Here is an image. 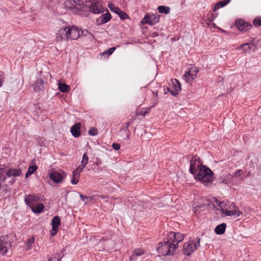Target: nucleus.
I'll return each instance as SVG.
<instances>
[{
    "label": "nucleus",
    "instance_id": "nucleus-1",
    "mask_svg": "<svg viewBox=\"0 0 261 261\" xmlns=\"http://www.w3.org/2000/svg\"><path fill=\"white\" fill-rule=\"evenodd\" d=\"M86 6L90 11L94 14L101 13L104 12L101 0H70L66 1V8L75 9L80 10Z\"/></svg>",
    "mask_w": 261,
    "mask_h": 261
},
{
    "label": "nucleus",
    "instance_id": "nucleus-2",
    "mask_svg": "<svg viewBox=\"0 0 261 261\" xmlns=\"http://www.w3.org/2000/svg\"><path fill=\"white\" fill-rule=\"evenodd\" d=\"M177 248V244H173L167 238L159 244L156 251L159 254L166 256L173 254Z\"/></svg>",
    "mask_w": 261,
    "mask_h": 261
},
{
    "label": "nucleus",
    "instance_id": "nucleus-3",
    "mask_svg": "<svg viewBox=\"0 0 261 261\" xmlns=\"http://www.w3.org/2000/svg\"><path fill=\"white\" fill-rule=\"evenodd\" d=\"M195 175V178L202 182H207L212 181L213 172L206 166L200 165L198 173Z\"/></svg>",
    "mask_w": 261,
    "mask_h": 261
},
{
    "label": "nucleus",
    "instance_id": "nucleus-4",
    "mask_svg": "<svg viewBox=\"0 0 261 261\" xmlns=\"http://www.w3.org/2000/svg\"><path fill=\"white\" fill-rule=\"evenodd\" d=\"M88 160L89 158L87 154L86 153H84L81 165L76 168L72 172V176L71 179L72 184L76 185L77 184L79 181L80 173L87 165Z\"/></svg>",
    "mask_w": 261,
    "mask_h": 261
},
{
    "label": "nucleus",
    "instance_id": "nucleus-5",
    "mask_svg": "<svg viewBox=\"0 0 261 261\" xmlns=\"http://www.w3.org/2000/svg\"><path fill=\"white\" fill-rule=\"evenodd\" d=\"M216 202L219 205L222 213L226 216L238 217L242 214L239 210L236 208V210H228L229 202L225 201H220L216 200Z\"/></svg>",
    "mask_w": 261,
    "mask_h": 261
},
{
    "label": "nucleus",
    "instance_id": "nucleus-6",
    "mask_svg": "<svg viewBox=\"0 0 261 261\" xmlns=\"http://www.w3.org/2000/svg\"><path fill=\"white\" fill-rule=\"evenodd\" d=\"M196 241H190L185 243L184 245V254L190 256L191 254L200 246V239L199 238H196Z\"/></svg>",
    "mask_w": 261,
    "mask_h": 261
},
{
    "label": "nucleus",
    "instance_id": "nucleus-7",
    "mask_svg": "<svg viewBox=\"0 0 261 261\" xmlns=\"http://www.w3.org/2000/svg\"><path fill=\"white\" fill-rule=\"evenodd\" d=\"M198 70L196 67H192L183 75L182 79L188 84H191L196 77Z\"/></svg>",
    "mask_w": 261,
    "mask_h": 261
},
{
    "label": "nucleus",
    "instance_id": "nucleus-8",
    "mask_svg": "<svg viewBox=\"0 0 261 261\" xmlns=\"http://www.w3.org/2000/svg\"><path fill=\"white\" fill-rule=\"evenodd\" d=\"M167 237L168 239L170 240L173 244H177L178 247V244L184 240V235L180 232L170 231L168 233Z\"/></svg>",
    "mask_w": 261,
    "mask_h": 261
},
{
    "label": "nucleus",
    "instance_id": "nucleus-9",
    "mask_svg": "<svg viewBox=\"0 0 261 261\" xmlns=\"http://www.w3.org/2000/svg\"><path fill=\"white\" fill-rule=\"evenodd\" d=\"M236 25L237 28L241 32H246L250 30L252 25L245 21L243 19H238L236 21Z\"/></svg>",
    "mask_w": 261,
    "mask_h": 261
},
{
    "label": "nucleus",
    "instance_id": "nucleus-10",
    "mask_svg": "<svg viewBox=\"0 0 261 261\" xmlns=\"http://www.w3.org/2000/svg\"><path fill=\"white\" fill-rule=\"evenodd\" d=\"M80 36V31L75 26L69 28L66 32V39L69 38L71 40H76Z\"/></svg>",
    "mask_w": 261,
    "mask_h": 261
},
{
    "label": "nucleus",
    "instance_id": "nucleus-11",
    "mask_svg": "<svg viewBox=\"0 0 261 261\" xmlns=\"http://www.w3.org/2000/svg\"><path fill=\"white\" fill-rule=\"evenodd\" d=\"M45 85L46 84L44 81L40 79V77H37L33 81V84H32L34 90L37 93L42 91L45 89Z\"/></svg>",
    "mask_w": 261,
    "mask_h": 261
},
{
    "label": "nucleus",
    "instance_id": "nucleus-12",
    "mask_svg": "<svg viewBox=\"0 0 261 261\" xmlns=\"http://www.w3.org/2000/svg\"><path fill=\"white\" fill-rule=\"evenodd\" d=\"M159 21V17L155 14H152L150 16L146 15L142 19L141 22L142 23H147L150 25H152L158 22Z\"/></svg>",
    "mask_w": 261,
    "mask_h": 261
},
{
    "label": "nucleus",
    "instance_id": "nucleus-13",
    "mask_svg": "<svg viewBox=\"0 0 261 261\" xmlns=\"http://www.w3.org/2000/svg\"><path fill=\"white\" fill-rule=\"evenodd\" d=\"M60 223L61 220L59 216H56L54 217L51 223L52 228L50 231V234L52 236H54L57 234Z\"/></svg>",
    "mask_w": 261,
    "mask_h": 261
},
{
    "label": "nucleus",
    "instance_id": "nucleus-14",
    "mask_svg": "<svg viewBox=\"0 0 261 261\" xmlns=\"http://www.w3.org/2000/svg\"><path fill=\"white\" fill-rule=\"evenodd\" d=\"M4 168L0 167V196L5 195L7 193V186L2 185L1 182L5 181L6 177L4 175Z\"/></svg>",
    "mask_w": 261,
    "mask_h": 261
},
{
    "label": "nucleus",
    "instance_id": "nucleus-15",
    "mask_svg": "<svg viewBox=\"0 0 261 261\" xmlns=\"http://www.w3.org/2000/svg\"><path fill=\"white\" fill-rule=\"evenodd\" d=\"M39 200V197L36 195H29L25 197L24 201L29 206H32L35 203Z\"/></svg>",
    "mask_w": 261,
    "mask_h": 261
},
{
    "label": "nucleus",
    "instance_id": "nucleus-16",
    "mask_svg": "<svg viewBox=\"0 0 261 261\" xmlns=\"http://www.w3.org/2000/svg\"><path fill=\"white\" fill-rule=\"evenodd\" d=\"M107 11H108V10ZM111 18L112 16L111 14L108 12L107 13L101 15L97 20V22L98 24H102L108 22Z\"/></svg>",
    "mask_w": 261,
    "mask_h": 261
},
{
    "label": "nucleus",
    "instance_id": "nucleus-17",
    "mask_svg": "<svg viewBox=\"0 0 261 261\" xmlns=\"http://www.w3.org/2000/svg\"><path fill=\"white\" fill-rule=\"evenodd\" d=\"M257 46V44H254L253 42L246 43L239 46L237 48V49L240 50L242 49H243L245 51H246L251 50L253 47H254L255 48H256Z\"/></svg>",
    "mask_w": 261,
    "mask_h": 261
},
{
    "label": "nucleus",
    "instance_id": "nucleus-18",
    "mask_svg": "<svg viewBox=\"0 0 261 261\" xmlns=\"http://www.w3.org/2000/svg\"><path fill=\"white\" fill-rule=\"evenodd\" d=\"M199 159V158L197 156H193L190 160V167L189 171L193 175L196 174L197 172L196 170V163Z\"/></svg>",
    "mask_w": 261,
    "mask_h": 261
},
{
    "label": "nucleus",
    "instance_id": "nucleus-19",
    "mask_svg": "<svg viewBox=\"0 0 261 261\" xmlns=\"http://www.w3.org/2000/svg\"><path fill=\"white\" fill-rule=\"evenodd\" d=\"M81 124L79 123L74 124L71 128V133L72 135L75 137L77 138L81 135Z\"/></svg>",
    "mask_w": 261,
    "mask_h": 261
},
{
    "label": "nucleus",
    "instance_id": "nucleus-20",
    "mask_svg": "<svg viewBox=\"0 0 261 261\" xmlns=\"http://www.w3.org/2000/svg\"><path fill=\"white\" fill-rule=\"evenodd\" d=\"M173 86L174 90H170L169 88H167L168 91L170 92V93L172 95H176L181 90L180 85L178 81L175 80V82L173 83Z\"/></svg>",
    "mask_w": 261,
    "mask_h": 261
},
{
    "label": "nucleus",
    "instance_id": "nucleus-21",
    "mask_svg": "<svg viewBox=\"0 0 261 261\" xmlns=\"http://www.w3.org/2000/svg\"><path fill=\"white\" fill-rule=\"evenodd\" d=\"M144 253L143 250L142 249H136L134 250L133 254L129 257V261H136L138 259V257Z\"/></svg>",
    "mask_w": 261,
    "mask_h": 261
},
{
    "label": "nucleus",
    "instance_id": "nucleus-22",
    "mask_svg": "<svg viewBox=\"0 0 261 261\" xmlns=\"http://www.w3.org/2000/svg\"><path fill=\"white\" fill-rule=\"evenodd\" d=\"M49 178L56 183H59L62 180V175L57 172H52L49 174Z\"/></svg>",
    "mask_w": 261,
    "mask_h": 261
},
{
    "label": "nucleus",
    "instance_id": "nucleus-23",
    "mask_svg": "<svg viewBox=\"0 0 261 261\" xmlns=\"http://www.w3.org/2000/svg\"><path fill=\"white\" fill-rule=\"evenodd\" d=\"M226 227V223H223L217 225L215 229V231L217 234H223L224 233Z\"/></svg>",
    "mask_w": 261,
    "mask_h": 261
},
{
    "label": "nucleus",
    "instance_id": "nucleus-24",
    "mask_svg": "<svg viewBox=\"0 0 261 261\" xmlns=\"http://www.w3.org/2000/svg\"><path fill=\"white\" fill-rule=\"evenodd\" d=\"M21 174V170L20 169H12L8 170L6 172V175L8 177L17 176H19Z\"/></svg>",
    "mask_w": 261,
    "mask_h": 261
},
{
    "label": "nucleus",
    "instance_id": "nucleus-25",
    "mask_svg": "<svg viewBox=\"0 0 261 261\" xmlns=\"http://www.w3.org/2000/svg\"><path fill=\"white\" fill-rule=\"evenodd\" d=\"M30 207L34 213H40L44 208L43 204L41 203H39L37 205L34 204Z\"/></svg>",
    "mask_w": 261,
    "mask_h": 261
},
{
    "label": "nucleus",
    "instance_id": "nucleus-26",
    "mask_svg": "<svg viewBox=\"0 0 261 261\" xmlns=\"http://www.w3.org/2000/svg\"><path fill=\"white\" fill-rule=\"evenodd\" d=\"M11 247L10 243H0V254L4 255Z\"/></svg>",
    "mask_w": 261,
    "mask_h": 261
},
{
    "label": "nucleus",
    "instance_id": "nucleus-27",
    "mask_svg": "<svg viewBox=\"0 0 261 261\" xmlns=\"http://www.w3.org/2000/svg\"><path fill=\"white\" fill-rule=\"evenodd\" d=\"M65 28H62L58 31L57 34L56 39L58 42H62L65 39Z\"/></svg>",
    "mask_w": 261,
    "mask_h": 261
},
{
    "label": "nucleus",
    "instance_id": "nucleus-28",
    "mask_svg": "<svg viewBox=\"0 0 261 261\" xmlns=\"http://www.w3.org/2000/svg\"><path fill=\"white\" fill-rule=\"evenodd\" d=\"M134 120V119H131L130 120L125 124H124L121 128V131H123L124 132L127 133L126 135V139H128L130 136V132L128 130V126L132 123V121Z\"/></svg>",
    "mask_w": 261,
    "mask_h": 261
},
{
    "label": "nucleus",
    "instance_id": "nucleus-29",
    "mask_svg": "<svg viewBox=\"0 0 261 261\" xmlns=\"http://www.w3.org/2000/svg\"><path fill=\"white\" fill-rule=\"evenodd\" d=\"M230 1V0H224L216 3L213 7V11H215L220 8L223 7L226 5Z\"/></svg>",
    "mask_w": 261,
    "mask_h": 261
},
{
    "label": "nucleus",
    "instance_id": "nucleus-30",
    "mask_svg": "<svg viewBox=\"0 0 261 261\" xmlns=\"http://www.w3.org/2000/svg\"><path fill=\"white\" fill-rule=\"evenodd\" d=\"M158 10L160 13L168 14L170 13V8L167 6H159L158 7Z\"/></svg>",
    "mask_w": 261,
    "mask_h": 261
},
{
    "label": "nucleus",
    "instance_id": "nucleus-31",
    "mask_svg": "<svg viewBox=\"0 0 261 261\" xmlns=\"http://www.w3.org/2000/svg\"><path fill=\"white\" fill-rule=\"evenodd\" d=\"M108 7L111 10V11L116 14H119L120 11H121L120 9L116 7L112 3H109L108 4Z\"/></svg>",
    "mask_w": 261,
    "mask_h": 261
},
{
    "label": "nucleus",
    "instance_id": "nucleus-32",
    "mask_svg": "<svg viewBox=\"0 0 261 261\" xmlns=\"http://www.w3.org/2000/svg\"><path fill=\"white\" fill-rule=\"evenodd\" d=\"M34 241L35 238L34 237H32L27 240L26 243L27 250H30L32 249V245L34 244Z\"/></svg>",
    "mask_w": 261,
    "mask_h": 261
},
{
    "label": "nucleus",
    "instance_id": "nucleus-33",
    "mask_svg": "<svg viewBox=\"0 0 261 261\" xmlns=\"http://www.w3.org/2000/svg\"><path fill=\"white\" fill-rule=\"evenodd\" d=\"M80 196L81 197V199L83 201H84L85 204L90 202L91 201V200H92L91 197L85 196L82 194H80Z\"/></svg>",
    "mask_w": 261,
    "mask_h": 261
},
{
    "label": "nucleus",
    "instance_id": "nucleus-34",
    "mask_svg": "<svg viewBox=\"0 0 261 261\" xmlns=\"http://www.w3.org/2000/svg\"><path fill=\"white\" fill-rule=\"evenodd\" d=\"M88 134L90 136H94L98 134V131L96 128L94 127H91L89 130Z\"/></svg>",
    "mask_w": 261,
    "mask_h": 261
},
{
    "label": "nucleus",
    "instance_id": "nucleus-35",
    "mask_svg": "<svg viewBox=\"0 0 261 261\" xmlns=\"http://www.w3.org/2000/svg\"><path fill=\"white\" fill-rule=\"evenodd\" d=\"M117 14L119 15L120 18L122 20H124V19L128 18V15L125 12H124L121 10L120 11L119 14Z\"/></svg>",
    "mask_w": 261,
    "mask_h": 261
},
{
    "label": "nucleus",
    "instance_id": "nucleus-36",
    "mask_svg": "<svg viewBox=\"0 0 261 261\" xmlns=\"http://www.w3.org/2000/svg\"><path fill=\"white\" fill-rule=\"evenodd\" d=\"M116 49V48L115 47H111L109 48V49L105 50L102 54L103 55H107L108 56H110L112 54L113 51Z\"/></svg>",
    "mask_w": 261,
    "mask_h": 261
},
{
    "label": "nucleus",
    "instance_id": "nucleus-37",
    "mask_svg": "<svg viewBox=\"0 0 261 261\" xmlns=\"http://www.w3.org/2000/svg\"><path fill=\"white\" fill-rule=\"evenodd\" d=\"M58 82V88L61 92H65V84L60 83V81Z\"/></svg>",
    "mask_w": 261,
    "mask_h": 261
},
{
    "label": "nucleus",
    "instance_id": "nucleus-38",
    "mask_svg": "<svg viewBox=\"0 0 261 261\" xmlns=\"http://www.w3.org/2000/svg\"><path fill=\"white\" fill-rule=\"evenodd\" d=\"M61 259L60 254H56L53 256L51 257L48 261H60V259Z\"/></svg>",
    "mask_w": 261,
    "mask_h": 261
},
{
    "label": "nucleus",
    "instance_id": "nucleus-39",
    "mask_svg": "<svg viewBox=\"0 0 261 261\" xmlns=\"http://www.w3.org/2000/svg\"><path fill=\"white\" fill-rule=\"evenodd\" d=\"M253 23L255 27L261 26V18H258L254 19Z\"/></svg>",
    "mask_w": 261,
    "mask_h": 261
},
{
    "label": "nucleus",
    "instance_id": "nucleus-40",
    "mask_svg": "<svg viewBox=\"0 0 261 261\" xmlns=\"http://www.w3.org/2000/svg\"><path fill=\"white\" fill-rule=\"evenodd\" d=\"M0 243H10L8 241V236H1L0 238Z\"/></svg>",
    "mask_w": 261,
    "mask_h": 261
},
{
    "label": "nucleus",
    "instance_id": "nucleus-41",
    "mask_svg": "<svg viewBox=\"0 0 261 261\" xmlns=\"http://www.w3.org/2000/svg\"><path fill=\"white\" fill-rule=\"evenodd\" d=\"M38 167L36 165L30 166L28 170V171H30L31 174H33L37 169Z\"/></svg>",
    "mask_w": 261,
    "mask_h": 261
},
{
    "label": "nucleus",
    "instance_id": "nucleus-42",
    "mask_svg": "<svg viewBox=\"0 0 261 261\" xmlns=\"http://www.w3.org/2000/svg\"><path fill=\"white\" fill-rule=\"evenodd\" d=\"M236 208H237L238 210H239L238 207H237L234 203H229L228 210H236Z\"/></svg>",
    "mask_w": 261,
    "mask_h": 261
},
{
    "label": "nucleus",
    "instance_id": "nucleus-43",
    "mask_svg": "<svg viewBox=\"0 0 261 261\" xmlns=\"http://www.w3.org/2000/svg\"><path fill=\"white\" fill-rule=\"evenodd\" d=\"M112 146L114 150H118L120 148V145L118 143H114L112 144Z\"/></svg>",
    "mask_w": 261,
    "mask_h": 261
},
{
    "label": "nucleus",
    "instance_id": "nucleus-44",
    "mask_svg": "<svg viewBox=\"0 0 261 261\" xmlns=\"http://www.w3.org/2000/svg\"><path fill=\"white\" fill-rule=\"evenodd\" d=\"M242 173H243V171L242 170L238 169V170H236V171L234 172V175L236 176H240L242 175Z\"/></svg>",
    "mask_w": 261,
    "mask_h": 261
},
{
    "label": "nucleus",
    "instance_id": "nucleus-45",
    "mask_svg": "<svg viewBox=\"0 0 261 261\" xmlns=\"http://www.w3.org/2000/svg\"><path fill=\"white\" fill-rule=\"evenodd\" d=\"M4 82L3 77H2V73H0V87L2 86L3 83Z\"/></svg>",
    "mask_w": 261,
    "mask_h": 261
},
{
    "label": "nucleus",
    "instance_id": "nucleus-46",
    "mask_svg": "<svg viewBox=\"0 0 261 261\" xmlns=\"http://www.w3.org/2000/svg\"><path fill=\"white\" fill-rule=\"evenodd\" d=\"M31 175H32V174H31L30 173V171H27V173H25V178H27L29 176H30Z\"/></svg>",
    "mask_w": 261,
    "mask_h": 261
},
{
    "label": "nucleus",
    "instance_id": "nucleus-47",
    "mask_svg": "<svg viewBox=\"0 0 261 261\" xmlns=\"http://www.w3.org/2000/svg\"><path fill=\"white\" fill-rule=\"evenodd\" d=\"M154 99H155V103H154L153 104V105L152 106V107H153V106L155 103H157V100H158V94H157V93H156L155 97L154 98Z\"/></svg>",
    "mask_w": 261,
    "mask_h": 261
},
{
    "label": "nucleus",
    "instance_id": "nucleus-48",
    "mask_svg": "<svg viewBox=\"0 0 261 261\" xmlns=\"http://www.w3.org/2000/svg\"><path fill=\"white\" fill-rule=\"evenodd\" d=\"M259 40H258V41H256L255 43H254V44H256L258 45V46H257V48L261 45V44L259 45Z\"/></svg>",
    "mask_w": 261,
    "mask_h": 261
},
{
    "label": "nucleus",
    "instance_id": "nucleus-49",
    "mask_svg": "<svg viewBox=\"0 0 261 261\" xmlns=\"http://www.w3.org/2000/svg\"><path fill=\"white\" fill-rule=\"evenodd\" d=\"M70 90V87L66 85V92H68Z\"/></svg>",
    "mask_w": 261,
    "mask_h": 261
},
{
    "label": "nucleus",
    "instance_id": "nucleus-50",
    "mask_svg": "<svg viewBox=\"0 0 261 261\" xmlns=\"http://www.w3.org/2000/svg\"><path fill=\"white\" fill-rule=\"evenodd\" d=\"M222 182L223 183V184H227V181L224 179L222 181Z\"/></svg>",
    "mask_w": 261,
    "mask_h": 261
},
{
    "label": "nucleus",
    "instance_id": "nucleus-51",
    "mask_svg": "<svg viewBox=\"0 0 261 261\" xmlns=\"http://www.w3.org/2000/svg\"><path fill=\"white\" fill-rule=\"evenodd\" d=\"M100 164V161H97V162H96V164H97V165H99Z\"/></svg>",
    "mask_w": 261,
    "mask_h": 261
},
{
    "label": "nucleus",
    "instance_id": "nucleus-52",
    "mask_svg": "<svg viewBox=\"0 0 261 261\" xmlns=\"http://www.w3.org/2000/svg\"><path fill=\"white\" fill-rule=\"evenodd\" d=\"M185 2V0H183L182 2H181V4H184Z\"/></svg>",
    "mask_w": 261,
    "mask_h": 261
},
{
    "label": "nucleus",
    "instance_id": "nucleus-53",
    "mask_svg": "<svg viewBox=\"0 0 261 261\" xmlns=\"http://www.w3.org/2000/svg\"><path fill=\"white\" fill-rule=\"evenodd\" d=\"M59 94H60V96L61 95V94L60 93H57V95H59Z\"/></svg>",
    "mask_w": 261,
    "mask_h": 261
},
{
    "label": "nucleus",
    "instance_id": "nucleus-54",
    "mask_svg": "<svg viewBox=\"0 0 261 261\" xmlns=\"http://www.w3.org/2000/svg\"><path fill=\"white\" fill-rule=\"evenodd\" d=\"M146 112L144 113V114H143V116H145V114H146Z\"/></svg>",
    "mask_w": 261,
    "mask_h": 261
},
{
    "label": "nucleus",
    "instance_id": "nucleus-55",
    "mask_svg": "<svg viewBox=\"0 0 261 261\" xmlns=\"http://www.w3.org/2000/svg\"><path fill=\"white\" fill-rule=\"evenodd\" d=\"M243 261H246V260H243Z\"/></svg>",
    "mask_w": 261,
    "mask_h": 261
}]
</instances>
